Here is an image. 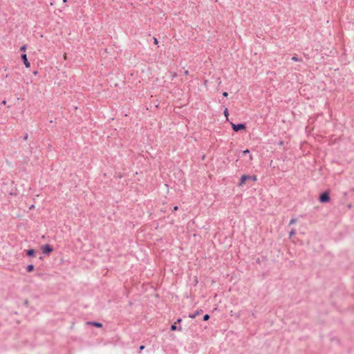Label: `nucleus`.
<instances>
[{"label": "nucleus", "mask_w": 354, "mask_h": 354, "mask_svg": "<svg viewBox=\"0 0 354 354\" xmlns=\"http://www.w3.org/2000/svg\"><path fill=\"white\" fill-rule=\"evenodd\" d=\"M170 330L171 331H174V330H182V327L180 326H179L178 327L176 326V322H175L174 324H172L171 326V328H170Z\"/></svg>", "instance_id": "1a4fd4ad"}, {"label": "nucleus", "mask_w": 354, "mask_h": 354, "mask_svg": "<svg viewBox=\"0 0 354 354\" xmlns=\"http://www.w3.org/2000/svg\"><path fill=\"white\" fill-rule=\"evenodd\" d=\"M153 43L155 44H158V40L156 37H153Z\"/></svg>", "instance_id": "aec40b11"}, {"label": "nucleus", "mask_w": 354, "mask_h": 354, "mask_svg": "<svg viewBox=\"0 0 354 354\" xmlns=\"http://www.w3.org/2000/svg\"><path fill=\"white\" fill-rule=\"evenodd\" d=\"M291 59H292V61H295V62H300V61H301V58H299V57H297V56H292V58H291Z\"/></svg>", "instance_id": "9b49d317"}, {"label": "nucleus", "mask_w": 354, "mask_h": 354, "mask_svg": "<svg viewBox=\"0 0 354 354\" xmlns=\"http://www.w3.org/2000/svg\"><path fill=\"white\" fill-rule=\"evenodd\" d=\"M232 128L234 131L238 132L241 130H245L246 129V126L245 123H238L234 124L231 122Z\"/></svg>", "instance_id": "7ed1b4c3"}, {"label": "nucleus", "mask_w": 354, "mask_h": 354, "mask_svg": "<svg viewBox=\"0 0 354 354\" xmlns=\"http://www.w3.org/2000/svg\"><path fill=\"white\" fill-rule=\"evenodd\" d=\"M86 324L88 325L93 326L97 327V328H101L102 326V323L97 322H94V321H88V322H86Z\"/></svg>", "instance_id": "0eeeda50"}, {"label": "nucleus", "mask_w": 354, "mask_h": 354, "mask_svg": "<svg viewBox=\"0 0 354 354\" xmlns=\"http://www.w3.org/2000/svg\"><path fill=\"white\" fill-rule=\"evenodd\" d=\"M250 153V150L249 149H245L243 151V154H247V153Z\"/></svg>", "instance_id": "412c9836"}, {"label": "nucleus", "mask_w": 354, "mask_h": 354, "mask_svg": "<svg viewBox=\"0 0 354 354\" xmlns=\"http://www.w3.org/2000/svg\"><path fill=\"white\" fill-rule=\"evenodd\" d=\"M250 159L252 160V155L250 154Z\"/></svg>", "instance_id": "a878e982"}, {"label": "nucleus", "mask_w": 354, "mask_h": 354, "mask_svg": "<svg viewBox=\"0 0 354 354\" xmlns=\"http://www.w3.org/2000/svg\"><path fill=\"white\" fill-rule=\"evenodd\" d=\"M145 348V346L144 345H141L139 347V351H138V353H141L142 351Z\"/></svg>", "instance_id": "f3484780"}, {"label": "nucleus", "mask_w": 354, "mask_h": 354, "mask_svg": "<svg viewBox=\"0 0 354 354\" xmlns=\"http://www.w3.org/2000/svg\"><path fill=\"white\" fill-rule=\"evenodd\" d=\"M53 251V248L49 245V244H46L44 245L43 247H42V252L44 254H47L48 255L50 253H51Z\"/></svg>", "instance_id": "20e7f679"}, {"label": "nucleus", "mask_w": 354, "mask_h": 354, "mask_svg": "<svg viewBox=\"0 0 354 354\" xmlns=\"http://www.w3.org/2000/svg\"><path fill=\"white\" fill-rule=\"evenodd\" d=\"M222 95H223V97H227L228 96V93H227V92H226V91H223V92L222 93Z\"/></svg>", "instance_id": "a211bd4d"}, {"label": "nucleus", "mask_w": 354, "mask_h": 354, "mask_svg": "<svg viewBox=\"0 0 354 354\" xmlns=\"http://www.w3.org/2000/svg\"><path fill=\"white\" fill-rule=\"evenodd\" d=\"M203 312V310L202 309H198L194 313L189 314L188 317L191 319H194L196 316L202 314Z\"/></svg>", "instance_id": "423d86ee"}, {"label": "nucleus", "mask_w": 354, "mask_h": 354, "mask_svg": "<svg viewBox=\"0 0 354 354\" xmlns=\"http://www.w3.org/2000/svg\"><path fill=\"white\" fill-rule=\"evenodd\" d=\"M223 113L225 115V116L226 117V118L227 119L228 118V115H229V113H228V109L227 108H225L224 111H223Z\"/></svg>", "instance_id": "f8f14e48"}, {"label": "nucleus", "mask_w": 354, "mask_h": 354, "mask_svg": "<svg viewBox=\"0 0 354 354\" xmlns=\"http://www.w3.org/2000/svg\"><path fill=\"white\" fill-rule=\"evenodd\" d=\"M188 74H189V71H185V75H187Z\"/></svg>", "instance_id": "393cba45"}, {"label": "nucleus", "mask_w": 354, "mask_h": 354, "mask_svg": "<svg viewBox=\"0 0 354 354\" xmlns=\"http://www.w3.org/2000/svg\"><path fill=\"white\" fill-rule=\"evenodd\" d=\"M209 319V315L208 314H205L203 317V321H207Z\"/></svg>", "instance_id": "4468645a"}, {"label": "nucleus", "mask_w": 354, "mask_h": 354, "mask_svg": "<svg viewBox=\"0 0 354 354\" xmlns=\"http://www.w3.org/2000/svg\"><path fill=\"white\" fill-rule=\"evenodd\" d=\"M34 268H35V267L32 264H29L26 267V271L28 272H30L33 271Z\"/></svg>", "instance_id": "9d476101"}, {"label": "nucleus", "mask_w": 354, "mask_h": 354, "mask_svg": "<svg viewBox=\"0 0 354 354\" xmlns=\"http://www.w3.org/2000/svg\"><path fill=\"white\" fill-rule=\"evenodd\" d=\"M295 234V230H292L290 232H289V236L290 237H292L293 235Z\"/></svg>", "instance_id": "dca6fc26"}, {"label": "nucleus", "mask_w": 354, "mask_h": 354, "mask_svg": "<svg viewBox=\"0 0 354 354\" xmlns=\"http://www.w3.org/2000/svg\"><path fill=\"white\" fill-rule=\"evenodd\" d=\"M6 103V100H3V101L2 102V104H5Z\"/></svg>", "instance_id": "bb28decb"}, {"label": "nucleus", "mask_w": 354, "mask_h": 354, "mask_svg": "<svg viewBox=\"0 0 354 354\" xmlns=\"http://www.w3.org/2000/svg\"><path fill=\"white\" fill-rule=\"evenodd\" d=\"M32 207H34V205H31V206H30V209H31V208H32Z\"/></svg>", "instance_id": "c85d7f7f"}, {"label": "nucleus", "mask_w": 354, "mask_h": 354, "mask_svg": "<svg viewBox=\"0 0 354 354\" xmlns=\"http://www.w3.org/2000/svg\"><path fill=\"white\" fill-rule=\"evenodd\" d=\"M182 322V319L181 318H178L177 320H176V324H179Z\"/></svg>", "instance_id": "5701e85b"}, {"label": "nucleus", "mask_w": 354, "mask_h": 354, "mask_svg": "<svg viewBox=\"0 0 354 354\" xmlns=\"http://www.w3.org/2000/svg\"><path fill=\"white\" fill-rule=\"evenodd\" d=\"M27 48V45L26 44H24L23 46H21L20 48V50L21 51H25Z\"/></svg>", "instance_id": "2eb2a0df"}, {"label": "nucleus", "mask_w": 354, "mask_h": 354, "mask_svg": "<svg viewBox=\"0 0 354 354\" xmlns=\"http://www.w3.org/2000/svg\"><path fill=\"white\" fill-rule=\"evenodd\" d=\"M28 133H25V135L23 136V139H24V140H28Z\"/></svg>", "instance_id": "6ab92c4d"}, {"label": "nucleus", "mask_w": 354, "mask_h": 354, "mask_svg": "<svg viewBox=\"0 0 354 354\" xmlns=\"http://www.w3.org/2000/svg\"><path fill=\"white\" fill-rule=\"evenodd\" d=\"M178 207L176 205V206H174V207H173L172 211L174 212V211H176V210H178Z\"/></svg>", "instance_id": "4be33fe9"}, {"label": "nucleus", "mask_w": 354, "mask_h": 354, "mask_svg": "<svg viewBox=\"0 0 354 354\" xmlns=\"http://www.w3.org/2000/svg\"><path fill=\"white\" fill-rule=\"evenodd\" d=\"M297 222V219L293 218L289 222V225H293Z\"/></svg>", "instance_id": "ddd939ff"}, {"label": "nucleus", "mask_w": 354, "mask_h": 354, "mask_svg": "<svg viewBox=\"0 0 354 354\" xmlns=\"http://www.w3.org/2000/svg\"><path fill=\"white\" fill-rule=\"evenodd\" d=\"M330 200V195L328 191H325L322 192L319 197V201L321 203H328Z\"/></svg>", "instance_id": "f03ea898"}, {"label": "nucleus", "mask_w": 354, "mask_h": 354, "mask_svg": "<svg viewBox=\"0 0 354 354\" xmlns=\"http://www.w3.org/2000/svg\"><path fill=\"white\" fill-rule=\"evenodd\" d=\"M279 145H283V141L281 140L279 142Z\"/></svg>", "instance_id": "b1692460"}, {"label": "nucleus", "mask_w": 354, "mask_h": 354, "mask_svg": "<svg viewBox=\"0 0 354 354\" xmlns=\"http://www.w3.org/2000/svg\"><path fill=\"white\" fill-rule=\"evenodd\" d=\"M252 315L253 317H255L254 313H252Z\"/></svg>", "instance_id": "cd10ccee"}, {"label": "nucleus", "mask_w": 354, "mask_h": 354, "mask_svg": "<svg viewBox=\"0 0 354 354\" xmlns=\"http://www.w3.org/2000/svg\"><path fill=\"white\" fill-rule=\"evenodd\" d=\"M35 254V250L34 249H28L26 250V255L28 257H32Z\"/></svg>", "instance_id": "6e6552de"}, {"label": "nucleus", "mask_w": 354, "mask_h": 354, "mask_svg": "<svg viewBox=\"0 0 354 354\" xmlns=\"http://www.w3.org/2000/svg\"><path fill=\"white\" fill-rule=\"evenodd\" d=\"M21 60L23 61L24 65H25V67L26 68H30V62L28 61V58H27V55L26 53H22L21 55Z\"/></svg>", "instance_id": "39448f33"}, {"label": "nucleus", "mask_w": 354, "mask_h": 354, "mask_svg": "<svg viewBox=\"0 0 354 354\" xmlns=\"http://www.w3.org/2000/svg\"><path fill=\"white\" fill-rule=\"evenodd\" d=\"M247 180H252V181H257V176L256 175H248V174H243L241 176L240 180L238 183L239 187L243 186V185L247 181Z\"/></svg>", "instance_id": "f257e3e1"}]
</instances>
